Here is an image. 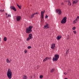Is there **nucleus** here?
I'll list each match as a JSON object with an SVG mask.
<instances>
[{
  "label": "nucleus",
  "instance_id": "obj_10",
  "mask_svg": "<svg viewBox=\"0 0 79 79\" xmlns=\"http://www.w3.org/2000/svg\"><path fill=\"white\" fill-rule=\"evenodd\" d=\"M43 28L44 29H48V28H49V27H48V24H47L46 25H45Z\"/></svg>",
  "mask_w": 79,
  "mask_h": 79
},
{
  "label": "nucleus",
  "instance_id": "obj_30",
  "mask_svg": "<svg viewBox=\"0 0 79 79\" xmlns=\"http://www.w3.org/2000/svg\"><path fill=\"white\" fill-rule=\"evenodd\" d=\"M27 50H24V52L25 53H27Z\"/></svg>",
  "mask_w": 79,
  "mask_h": 79
},
{
  "label": "nucleus",
  "instance_id": "obj_9",
  "mask_svg": "<svg viewBox=\"0 0 79 79\" xmlns=\"http://www.w3.org/2000/svg\"><path fill=\"white\" fill-rule=\"evenodd\" d=\"M49 59H51V57H47L43 60V61L44 62H45V61H46L47 60H49Z\"/></svg>",
  "mask_w": 79,
  "mask_h": 79
},
{
  "label": "nucleus",
  "instance_id": "obj_12",
  "mask_svg": "<svg viewBox=\"0 0 79 79\" xmlns=\"http://www.w3.org/2000/svg\"><path fill=\"white\" fill-rule=\"evenodd\" d=\"M78 2V0H75V1H74L73 2V4L74 5V4H76Z\"/></svg>",
  "mask_w": 79,
  "mask_h": 79
},
{
  "label": "nucleus",
  "instance_id": "obj_23",
  "mask_svg": "<svg viewBox=\"0 0 79 79\" xmlns=\"http://www.w3.org/2000/svg\"><path fill=\"white\" fill-rule=\"evenodd\" d=\"M0 13H2H2L4 12V10H2V9L0 10Z\"/></svg>",
  "mask_w": 79,
  "mask_h": 79
},
{
  "label": "nucleus",
  "instance_id": "obj_21",
  "mask_svg": "<svg viewBox=\"0 0 79 79\" xmlns=\"http://www.w3.org/2000/svg\"><path fill=\"white\" fill-rule=\"evenodd\" d=\"M69 49H68V50L66 51V54H68L69 53Z\"/></svg>",
  "mask_w": 79,
  "mask_h": 79
},
{
  "label": "nucleus",
  "instance_id": "obj_24",
  "mask_svg": "<svg viewBox=\"0 0 79 79\" xmlns=\"http://www.w3.org/2000/svg\"><path fill=\"white\" fill-rule=\"evenodd\" d=\"M9 17H11V14H10V15H8V16H6V18H8Z\"/></svg>",
  "mask_w": 79,
  "mask_h": 79
},
{
  "label": "nucleus",
  "instance_id": "obj_37",
  "mask_svg": "<svg viewBox=\"0 0 79 79\" xmlns=\"http://www.w3.org/2000/svg\"><path fill=\"white\" fill-rule=\"evenodd\" d=\"M5 15H6V16H7V15H8V14L7 13H6L5 14Z\"/></svg>",
  "mask_w": 79,
  "mask_h": 79
},
{
  "label": "nucleus",
  "instance_id": "obj_14",
  "mask_svg": "<svg viewBox=\"0 0 79 79\" xmlns=\"http://www.w3.org/2000/svg\"><path fill=\"white\" fill-rule=\"evenodd\" d=\"M55 48V44H52L51 45V48L52 49H54Z\"/></svg>",
  "mask_w": 79,
  "mask_h": 79
},
{
  "label": "nucleus",
  "instance_id": "obj_7",
  "mask_svg": "<svg viewBox=\"0 0 79 79\" xmlns=\"http://www.w3.org/2000/svg\"><path fill=\"white\" fill-rule=\"evenodd\" d=\"M44 13H45V10H44V12H43L42 11H41V16L42 19H43V18H44Z\"/></svg>",
  "mask_w": 79,
  "mask_h": 79
},
{
  "label": "nucleus",
  "instance_id": "obj_22",
  "mask_svg": "<svg viewBox=\"0 0 79 79\" xmlns=\"http://www.w3.org/2000/svg\"><path fill=\"white\" fill-rule=\"evenodd\" d=\"M34 15H35L34 14H33L32 15H31V18H34Z\"/></svg>",
  "mask_w": 79,
  "mask_h": 79
},
{
  "label": "nucleus",
  "instance_id": "obj_35",
  "mask_svg": "<svg viewBox=\"0 0 79 79\" xmlns=\"http://www.w3.org/2000/svg\"><path fill=\"white\" fill-rule=\"evenodd\" d=\"M68 2V1L65 0L64 1V2Z\"/></svg>",
  "mask_w": 79,
  "mask_h": 79
},
{
  "label": "nucleus",
  "instance_id": "obj_28",
  "mask_svg": "<svg viewBox=\"0 0 79 79\" xmlns=\"http://www.w3.org/2000/svg\"><path fill=\"white\" fill-rule=\"evenodd\" d=\"M73 30H75L76 29V27H74L72 28Z\"/></svg>",
  "mask_w": 79,
  "mask_h": 79
},
{
  "label": "nucleus",
  "instance_id": "obj_15",
  "mask_svg": "<svg viewBox=\"0 0 79 79\" xmlns=\"http://www.w3.org/2000/svg\"><path fill=\"white\" fill-rule=\"evenodd\" d=\"M67 2L68 3V5L69 6H71V2H70V1L69 0H67Z\"/></svg>",
  "mask_w": 79,
  "mask_h": 79
},
{
  "label": "nucleus",
  "instance_id": "obj_8",
  "mask_svg": "<svg viewBox=\"0 0 79 79\" xmlns=\"http://www.w3.org/2000/svg\"><path fill=\"white\" fill-rule=\"evenodd\" d=\"M10 8L11 10H14L15 11H16V9L15 7V6H10Z\"/></svg>",
  "mask_w": 79,
  "mask_h": 79
},
{
  "label": "nucleus",
  "instance_id": "obj_42",
  "mask_svg": "<svg viewBox=\"0 0 79 79\" xmlns=\"http://www.w3.org/2000/svg\"><path fill=\"white\" fill-rule=\"evenodd\" d=\"M10 62H11V59H10Z\"/></svg>",
  "mask_w": 79,
  "mask_h": 79
},
{
  "label": "nucleus",
  "instance_id": "obj_38",
  "mask_svg": "<svg viewBox=\"0 0 79 79\" xmlns=\"http://www.w3.org/2000/svg\"><path fill=\"white\" fill-rule=\"evenodd\" d=\"M77 18L79 19V16H77Z\"/></svg>",
  "mask_w": 79,
  "mask_h": 79
},
{
  "label": "nucleus",
  "instance_id": "obj_41",
  "mask_svg": "<svg viewBox=\"0 0 79 79\" xmlns=\"http://www.w3.org/2000/svg\"><path fill=\"white\" fill-rule=\"evenodd\" d=\"M31 79H32V76H31Z\"/></svg>",
  "mask_w": 79,
  "mask_h": 79
},
{
  "label": "nucleus",
  "instance_id": "obj_1",
  "mask_svg": "<svg viewBox=\"0 0 79 79\" xmlns=\"http://www.w3.org/2000/svg\"><path fill=\"white\" fill-rule=\"evenodd\" d=\"M7 76L9 79H11L12 76V72L11 70L10 69H8L7 72Z\"/></svg>",
  "mask_w": 79,
  "mask_h": 79
},
{
  "label": "nucleus",
  "instance_id": "obj_26",
  "mask_svg": "<svg viewBox=\"0 0 79 79\" xmlns=\"http://www.w3.org/2000/svg\"><path fill=\"white\" fill-rule=\"evenodd\" d=\"M17 5L18 6V8H19V9H21V6H19V5H18V4H17Z\"/></svg>",
  "mask_w": 79,
  "mask_h": 79
},
{
  "label": "nucleus",
  "instance_id": "obj_4",
  "mask_svg": "<svg viewBox=\"0 0 79 79\" xmlns=\"http://www.w3.org/2000/svg\"><path fill=\"white\" fill-rule=\"evenodd\" d=\"M66 19H67L66 17H64L63 19H62L61 21V24H64L66 23Z\"/></svg>",
  "mask_w": 79,
  "mask_h": 79
},
{
  "label": "nucleus",
  "instance_id": "obj_25",
  "mask_svg": "<svg viewBox=\"0 0 79 79\" xmlns=\"http://www.w3.org/2000/svg\"><path fill=\"white\" fill-rule=\"evenodd\" d=\"M40 79H42L43 78V75H41L40 76Z\"/></svg>",
  "mask_w": 79,
  "mask_h": 79
},
{
  "label": "nucleus",
  "instance_id": "obj_33",
  "mask_svg": "<svg viewBox=\"0 0 79 79\" xmlns=\"http://www.w3.org/2000/svg\"><path fill=\"white\" fill-rule=\"evenodd\" d=\"M64 74H65V75H66V74H67V73H66V72H64Z\"/></svg>",
  "mask_w": 79,
  "mask_h": 79
},
{
  "label": "nucleus",
  "instance_id": "obj_3",
  "mask_svg": "<svg viewBox=\"0 0 79 79\" xmlns=\"http://www.w3.org/2000/svg\"><path fill=\"white\" fill-rule=\"evenodd\" d=\"M54 56L55 57H53L52 58L53 61H57L59 58V55L58 54H55Z\"/></svg>",
  "mask_w": 79,
  "mask_h": 79
},
{
  "label": "nucleus",
  "instance_id": "obj_16",
  "mask_svg": "<svg viewBox=\"0 0 79 79\" xmlns=\"http://www.w3.org/2000/svg\"><path fill=\"white\" fill-rule=\"evenodd\" d=\"M23 79H27V76L23 75Z\"/></svg>",
  "mask_w": 79,
  "mask_h": 79
},
{
  "label": "nucleus",
  "instance_id": "obj_34",
  "mask_svg": "<svg viewBox=\"0 0 79 79\" xmlns=\"http://www.w3.org/2000/svg\"><path fill=\"white\" fill-rule=\"evenodd\" d=\"M37 14H38V13H34V14H35V15H37Z\"/></svg>",
  "mask_w": 79,
  "mask_h": 79
},
{
  "label": "nucleus",
  "instance_id": "obj_5",
  "mask_svg": "<svg viewBox=\"0 0 79 79\" xmlns=\"http://www.w3.org/2000/svg\"><path fill=\"white\" fill-rule=\"evenodd\" d=\"M56 12L59 15H60L61 14V10L60 9H57L56 10Z\"/></svg>",
  "mask_w": 79,
  "mask_h": 79
},
{
  "label": "nucleus",
  "instance_id": "obj_29",
  "mask_svg": "<svg viewBox=\"0 0 79 79\" xmlns=\"http://www.w3.org/2000/svg\"><path fill=\"white\" fill-rule=\"evenodd\" d=\"M73 33L75 34H76V31H73Z\"/></svg>",
  "mask_w": 79,
  "mask_h": 79
},
{
  "label": "nucleus",
  "instance_id": "obj_44",
  "mask_svg": "<svg viewBox=\"0 0 79 79\" xmlns=\"http://www.w3.org/2000/svg\"><path fill=\"white\" fill-rule=\"evenodd\" d=\"M64 79H68V78H64Z\"/></svg>",
  "mask_w": 79,
  "mask_h": 79
},
{
  "label": "nucleus",
  "instance_id": "obj_45",
  "mask_svg": "<svg viewBox=\"0 0 79 79\" xmlns=\"http://www.w3.org/2000/svg\"><path fill=\"white\" fill-rule=\"evenodd\" d=\"M72 0V1H73V0Z\"/></svg>",
  "mask_w": 79,
  "mask_h": 79
},
{
  "label": "nucleus",
  "instance_id": "obj_32",
  "mask_svg": "<svg viewBox=\"0 0 79 79\" xmlns=\"http://www.w3.org/2000/svg\"><path fill=\"white\" fill-rule=\"evenodd\" d=\"M48 16H47V15H46V16L45 17V18H48Z\"/></svg>",
  "mask_w": 79,
  "mask_h": 79
},
{
  "label": "nucleus",
  "instance_id": "obj_13",
  "mask_svg": "<svg viewBox=\"0 0 79 79\" xmlns=\"http://www.w3.org/2000/svg\"><path fill=\"white\" fill-rule=\"evenodd\" d=\"M62 37H61V36L60 35V36H57L56 37V39L57 40H59Z\"/></svg>",
  "mask_w": 79,
  "mask_h": 79
},
{
  "label": "nucleus",
  "instance_id": "obj_18",
  "mask_svg": "<svg viewBox=\"0 0 79 79\" xmlns=\"http://www.w3.org/2000/svg\"><path fill=\"white\" fill-rule=\"evenodd\" d=\"M6 61L7 63H10V60H9V59H6Z\"/></svg>",
  "mask_w": 79,
  "mask_h": 79
},
{
  "label": "nucleus",
  "instance_id": "obj_39",
  "mask_svg": "<svg viewBox=\"0 0 79 79\" xmlns=\"http://www.w3.org/2000/svg\"><path fill=\"white\" fill-rule=\"evenodd\" d=\"M67 37H69V35H67Z\"/></svg>",
  "mask_w": 79,
  "mask_h": 79
},
{
  "label": "nucleus",
  "instance_id": "obj_2",
  "mask_svg": "<svg viewBox=\"0 0 79 79\" xmlns=\"http://www.w3.org/2000/svg\"><path fill=\"white\" fill-rule=\"evenodd\" d=\"M33 27V26L30 25L29 27H27L26 28V33L27 34H30L32 32V29Z\"/></svg>",
  "mask_w": 79,
  "mask_h": 79
},
{
  "label": "nucleus",
  "instance_id": "obj_11",
  "mask_svg": "<svg viewBox=\"0 0 79 79\" xmlns=\"http://www.w3.org/2000/svg\"><path fill=\"white\" fill-rule=\"evenodd\" d=\"M16 19L17 21H19L21 19V17L20 16H18L16 17Z\"/></svg>",
  "mask_w": 79,
  "mask_h": 79
},
{
  "label": "nucleus",
  "instance_id": "obj_40",
  "mask_svg": "<svg viewBox=\"0 0 79 79\" xmlns=\"http://www.w3.org/2000/svg\"><path fill=\"white\" fill-rule=\"evenodd\" d=\"M37 69H39V66H37Z\"/></svg>",
  "mask_w": 79,
  "mask_h": 79
},
{
  "label": "nucleus",
  "instance_id": "obj_31",
  "mask_svg": "<svg viewBox=\"0 0 79 79\" xmlns=\"http://www.w3.org/2000/svg\"><path fill=\"white\" fill-rule=\"evenodd\" d=\"M70 39H71V38L70 37H68L67 38V40H69Z\"/></svg>",
  "mask_w": 79,
  "mask_h": 79
},
{
  "label": "nucleus",
  "instance_id": "obj_43",
  "mask_svg": "<svg viewBox=\"0 0 79 79\" xmlns=\"http://www.w3.org/2000/svg\"><path fill=\"white\" fill-rule=\"evenodd\" d=\"M69 71H71V69H69Z\"/></svg>",
  "mask_w": 79,
  "mask_h": 79
},
{
  "label": "nucleus",
  "instance_id": "obj_20",
  "mask_svg": "<svg viewBox=\"0 0 79 79\" xmlns=\"http://www.w3.org/2000/svg\"><path fill=\"white\" fill-rule=\"evenodd\" d=\"M55 71V69H52L51 70V73H53V72H54Z\"/></svg>",
  "mask_w": 79,
  "mask_h": 79
},
{
  "label": "nucleus",
  "instance_id": "obj_19",
  "mask_svg": "<svg viewBox=\"0 0 79 79\" xmlns=\"http://www.w3.org/2000/svg\"><path fill=\"white\" fill-rule=\"evenodd\" d=\"M3 40L4 41H5V42H6V40H7V38H6V37H5L4 38Z\"/></svg>",
  "mask_w": 79,
  "mask_h": 79
},
{
  "label": "nucleus",
  "instance_id": "obj_6",
  "mask_svg": "<svg viewBox=\"0 0 79 79\" xmlns=\"http://www.w3.org/2000/svg\"><path fill=\"white\" fill-rule=\"evenodd\" d=\"M29 37H28L27 39H26L27 41H29L30 39H32V35L31 34H30L29 35Z\"/></svg>",
  "mask_w": 79,
  "mask_h": 79
},
{
  "label": "nucleus",
  "instance_id": "obj_36",
  "mask_svg": "<svg viewBox=\"0 0 79 79\" xmlns=\"http://www.w3.org/2000/svg\"><path fill=\"white\" fill-rule=\"evenodd\" d=\"M61 5H64V3H63L62 2L61 3Z\"/></svg>",
  "mask_w": 79,
  "mask_h": 79
},
{
  "label": "nucleus",
  "instance_id": "obj_17",
  "mask_svg": "<svg viewBox=\"0 0 79 79\" xmlns=\"http://www.w3.org/2000/svg\"><path fill=\"white\" fill-rule=\"evenodd\" d=\"M77 22V19H76L75 20L73 21V24H75V23H76Z\"/></svg>",
  "mask_w": 79,
  "mask_h": 79
},
{
  "label": "nucleus",
  "instance_id": "obj_27",
  "mask_svg": "<svg viewBox=\"0 0 79 79\" xmlns=\"http://www.w3.org/2000/svg\"><path fill=\"white\" fill-rule=\"evenodd\" d=\"M28 49H30V48H31V47L30 46H28L27 47Z\"/></svg>",
  "mask_w": 79,
  "mask_h": 79
}]
</instances>
